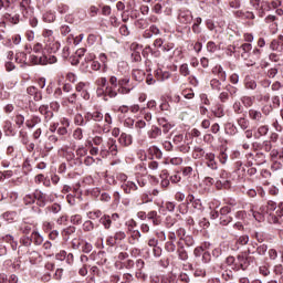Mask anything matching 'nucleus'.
<instances>
[{
  "instance_id": "nucleus-42",
  "label": "nucleus",
  "mask_w": 283,
  "mask_h": 283,
  "mask_svg": "<svg viewBox=\"0 0 283 283\" xmlns=\"http://www.w3.org/2000/svg\"><path fill=\"white\" fill-rule=\"evenodd\" d=\"M93 249L94 247L92 245V243L82 241V245H81L82 253H92Z\"/></svg>"
},
{
  "instance_id": "nucleus-28",
  "label": "nucleus",
  "mask_w": 283,
  "mask_h": 283,
  "mask_svg": "<svg viewBox=\"0 0 283 283\" xmlns=\"http://www.w3.org/2000/svg\"><path fill=\"white\" fill-rule=\"evenodd\" d=\"M206 48H207V52H210V54H216V52H219L220 50V44H216V42L209 41L206 44Z\"/></svg>"
},
{
  "instance_id": "nucleus-16",
  "label": "nucleus",
  "mask_w": 283,
  "mask_h": 283,
  "mask_svg": "<svg viewBox=\"0 0 283 283\" xmlns=\"http://www.w3.org/2000/svg\"><path fill=\"white\" fill-rule=\"evenodd\" d=\"M122 189L126 193H132L133 191H138V185L134 181H126L122 185Z\"/></svg>"
},
{
  "instance_id": "nucleus-41",
  "label": "nucleus",
  "mask_w": 283,
  "mask_h": 283,
  "mask_svg": "<svg viewBox=\"0 0 283 283\" xmlns=\"http://www.w3.org/2000/svg\"><path fill=\"white\" fill-rule=\"evenodd\" d=\"M188 200L189 202H192L195 209H202V202L200 201V199H196L193 195H189Z\"/></svg>"
},
{
  "instance_id": "nucleus-24",
  "label": "nucleus",
  "mask_w": 283,
  "mask_h": 283,
  "mask_svg": "<svg viewBox=\"0 0 283 283\" xmlns=\"http://www.w3.org/2000/svg\"><path fill=\"white\" fill-rule=\"evenodd\" d=\"M73 233H76V227L70 226L62 230V238L67 242L70 240V235H73Z\"/></svg>"
},
{
  "instance_id": "nucleus-33",
  "label": "nucleus",
  "mask_w": 283,
  "mask_h": 283,
  "mask_svg": "<svg viewBox=\"0 0 283 283\" xmlns=\"http://www.w3.org/2000/svg\"><path fill=\"white\" fill-rule=\"evenodd\" d=\"M266 134H269V125H261L254 134V137L261 138V136H266Z\"/></svg>"
},
{
  "instance_id": "nucleus-1",
  "label": "nucleus",
  "mask_w": 283,
  "mask_h": 283,
  "mask_svg": "<svg viewBox=\"0 0 283 283\" xmlns=\"http://www.w3.org/2000/svg\"><path fill=\"white\" fill-rule=\"evenodd\" d=\"M27 206L36 205L38 207H45L48 202H54V196L43 192L41 189H35L33 192L28 193L23 198Z\"/></svg>"
},
{
  "instance_id": "nucleus-55",
  "label": "nucleus",
  "mask_w": 283,
  "mask_h": 283,
  "mask_svg": "<svg viewBox=\"0 0 283 283\" xmlns=\"http://www.w3.org/2000/svg\"><path fill=\"white\" fill-rule=\"evenodd\" d=\"M179 72H180L181 76H189V74H191V72L189 71L188 64H181L179 67Z\"/></svg>"
},
{
  "instance_id": "nucleus-40",
  "label": "nucleus",
  "mask_w": 283,
  "mask_h": 283,
  "mask_svg": "<svg viewBox=\"0 0 283 283\" xmlns=\"http://www.w3.org/2000/svg\"><path fill=\"white\" fill-rule=\"evenodd\" d=\"M219 220H220V224H222V227H227L228 224H231V222H233V217H231L229 214H224V216H220Z\"/></svg>"
},
{
  "instance_id": "nucleus-12",
  "label": "nucleus",
  "mask_w": 283,
  "mask_h": 283,
  "mask_svg": "<svg viewBox=\"0 0 283 283\" xmlns=\"http://www.w3.org/2000/svg\"><path fill=\"white\" fill-rule=\"evenodd\" d=\"M270 49H272L273 52H279V54H283V35H279L277 39L272 40Z\"/></svg>"
},
{
  "instance_id": "nucleus-19",
  "label": "nucleus",
  "mask_w": 283,
  "mask_h": 283,
  "mask_svg": "<svg viewBox=\"0 0 283 283\" xmlns=\"http://www.w3.org/2000/svg\"><path fill=\"white\" fill-rule=\"evenodd\" d=\"M76 98H78V95L76 93H72L70 96H65L62 98V105L63 107H67V104L76 105Z\"/></svg>"
},
{
  "instance_id": "nucleus-60",
  "label": "nucleus",
  "mask_w": 283,
  "mask_h": 283,
  "mask_svg": "<svg viewBox=\"0 0 283 283\" xmlns=\"http://www.w3.org/2000/svg\"><path fill=\"white\" fill-rule=\"evenodd\" d=\"M43 19L46 23H53V21H56V15L52 12H48L43 15Z\"/></svg>"
},
{
  "instance_id": "nucleus-14",
  "label": "nucleus",
  "mask_w": 283,
  "mask_h": 283,
  "mask_svg": "<svg viewBox=\"0 0 283 283\" xmlns=\"http://www.w3.org/2000/svg\"><path fill=\"white\" fill-rule=\"evenodd\" d=\"M147 220H150L154 227H160L163 219L160 218V214L156 210H153L147 213Z\"/></svg>"
},
{
  "instance_id": "nucleus-50",
  "label": "nucleus",
  "mask_w": 283,
  "mask_h": 283,
  "mask_svg": "<svg viewBox=\"0 0 283 283\" xmlns=\"http://www.w3.org/2000/svg\"><path fill=\"white\" fill-rule=\"evenodd\" d=\"M165 249L168 253H176V243H174V241H167L165 243Z\"/></svg>"
},
{
  "instance_id": "nucleus-11",
  "label": "nucleus",
  "mask_w": 283,
  "mask_h": 283,
  "mask_svg": "<svg viewBox=\"0 0 283 283\" xmlns=\"http://www.w3.org/2000/svg\"><path fill=\"white\" fill-rule=\"evenodd\" d=\"M45 50L50 54H56L59 50H61V42L51 40V41H45Z\"/></svg>"
},
{
  "instance_id": "nucleus-2",
  "label": "nucleus",
  "mask_w": 283,
  "mask_h": 283,
  "mask_svg": "<svg viewBox=\"0 0 283 283\" xmlns=\"http://www.w3.org/2000/svg\"><path fill=\"white\" fill-rule=\"evenodd\" d=\"M130 81L129 76L120 77L118 80L117 94H129L136 87V84L130 83Z\"/></svg>"
},
{
  "instance_id": "nucleus-61",
  "label": "nucleus",
  "mask_w": 283,
  "mask_h": 283,
  "mask_svg": "<svg viewBox=\"0 0 283 283\" xmlns=\"http://www.w3.org/2000/svg\"><path fill=\"white\" fill-rule=\"evenodd\" d=\"M83 231L90 232L94 231V222L87 220L83 223Z\"/></svg>"
},
{
  "instance_id": "nucleus-59",
  "label": "nucleus",
  "mask_w": 283,
  "mask_h": 283,
  "mask_svg": "<svg viewBox=\"0 0 283 283\" xmlns=\"http://www.w3.org/2000/svg\"><path fill=\"white\" fill-rule=\"evenodd\" d=\"M83 165V159H80L76 155H73V158L71 159V166L72 167H81Z\"/></svg>"
},
{
  "instance_id": "nucleus-7",
  "label": "nucleus",
  "mask_w": 283,
  "mask_h": 283,
  "mask_svg": "<svg viewBox=\"0 0 283 283\" xmlns=\"http://www.w3.org/2000/svg\"><path fill=\"white\" fill-rule=\"evenodd\" d=\"M135 277H137V280H143V282H145V280H147V274L143 271V269H145V261L143 259H138L135 263Z\"/></svg>"
},
{
  "instance_id": "nucleus-25",
  "label": "nucleus",
  "mask_w": 283,
  "mask_h": 283,
  "mask_svg": "<svg viewBox=\"0 0 283 283\" xmlns=\"http://www.w3.org/2000/svg\"><path fill=\"white\" fill-rule=\"evenodd\" d=\"M99 224H103L104 229H112V217L104 214L99 218Z\"/></svg>"
},
{
  "instance_id": "nucleus-10",
  "label": "nucleus",
  "mask_w": 283,
  "mask_h": 283,
  "mask_svg": "<svg viewBox=\"0 0 283 283\" xmlns=\"http://www.w3.org/2000/svg\"><path fill=\"white\" fill-rule=\"evenodd\" d=\"M248 114L250 120H253L254 123H256V125H260V123H264V115H262V112L251 108L249 109Z\"/></svg>"
},
{
  "instance_id": "nucleus-46",
  "label": "nucleus",
  "mask_w": 283,
  "mask_h": 283,
  "mask_svg": "<svg viewBox=\"0 0 283 283\" xmlns=\"http://www.w3.org/2000/svg\"><path fill=\"white\" fill-rule=\"evenodd\" d=\"M17 63H25L28 61V54L25 52H19L15 54Z\"/></svg>"
},
{
  "instance_id": "nucleus-45",
  "label": "nucleus",
  "mask_w": 283,
  "mask_h": 283,
  "mask_svg": "<svg viewBox=\"0 0 283 283\" xmlns=\"http://www.w3.org/2000/svg\"><path fill=\"white\" fill-rule=\"evenodd\" d=\"M74 123L78 125L80 127H85V119L84 116L81 115V113H77L74 117Z\"/></svg>"
},
{
  "instance_id": "nucleus-6",
  "label": "nucleus",
  "mask_w": 283,
  "mask_h": 283,
  "mask_svg": "<svg viewBox=\"0 0 283 283\" xmlns=\"http://www.w3.org/2000/svg\"><path fill=\"white\" fill-rule=\"evenodd\" d=\"M102 154H112V156H116L118 154V146L116 145V139L111 138L107 142V147L102 146Z\"/></svg>"
},
{
  "instance_id": "nucleus-21",
  "label": "nucleus",
  "mask_w": 283,
  "mask_h": 283,
  "mask_svg": "<svg viewBox=\"0 0 283 283\" xmlns=\"http://www.w3.org/2000/svg\"><path fill=\"white\" fill-rule=\"evenodd\" d=\"M266 251H269V245H266L265 243L261 244V245H258L256 247V251L254 252H251V250H248V254L251 255H255V253L258 255H266Z\"/></svg>"
},
{
  "instance_id": "nucleus-53",
  "label": "nucleus",
  "mask_w": 283,
  "mask_h": 283,
  "mask_svg": "<svg viewBox=\"0 0 283 283\" xmlns=\"http://www.w3.org/2000/svg\"><path fill=\"white\" fill-rule=\"evenodd\" d=\"M202 264H209L211 262V252L206 251L201 254Z\"/></svg>"
},
{
  "instance_id": "nucleus-62",
  "label": "nucleus",
  "mask_w": 283,
  "mask_h": 283,
  "mask_svg": "<svg viewBox=\"0 0 283 283\" xmlns=\"http://www.w3.org/2000/svg\"><path fill=\"white\" fill-rule=\"evenodd\" d=\"M226 90L230 96H235L238 94V87L232 86L231 84L226 85Z\"/></svg>"
},
{
  "instance_id": "nucleus-32",
  "label": "nucleus",
  "mask_w": 283,
  "mask_h": 283,
  "mask_svg": "<svg viewBox=\"0 0 283 283\" xmlns=\"http://www.w3.org/2000/svg\"><path fill=\"white\" fill-rule=\"evenodd\" d=\"M3 240L4 242L11 244L12 251H17V247H19V243L17 242V240H14V237H12L11 234H7L6 237H3Z\"/></svg>"
},
{
  "instance_id": "nucleus-8",
  "label": "nucleus",
  "mask_w": 283,
  "mask_h": 283,
  "mask_svg": "<svg viewBox=\"0 0 283 283\" xmlns=\"http://www.w3.org/2000/svg\"><path fill=\"white\" fill-rule=\"evenodd\" d=\"M29 61L31 65H48V55L43 53L32 54Z\"/></svg>"
},
{
  "instance_id": "nucleus-54",
  "label": "nucleus",
  "mask_w": 283,
  "mask_h": 283,
  "mask_svg": "<svg viewBox=\"0 0 283 283\" xmlns=\"http://www.w3.org/2000/svg\"><path fill=\"white\" fill-rule=\"evenodd\" d=\"M218 159H219V163H221V165H227V160H229V155H227L224 150H221L219 153Z\"/></svg>"
},
{
  "instance_id": "nucleus-49",
  "label": "nucleus",
  "mask_w": 283,
  "mask_h": 283,
  "mask_svg": "<svg viewBox=\"0 0 283 283\" xmlns=\"http://www.w3.org/2000/svg\"><path fill=\"white\" fill-rule=\"evenodd\" d=\"M178 279H176V275L169 274L167 276H163L160 283H176Z\"/></svg>"
},
{
  "instance_id": "nucleus-34",
  "label": "nucleus",
  "mask_w": 283,
  "mask_h": 283,
  "mask_svg": "<svg viewBox=\"0 0 283 283\" xmlns=\"http://www.w3.org/2000/svg\"><path fill=\"white\" fill-rule=\"evenodd\" d=\"M237 125H239L240 129H242L243 132L249 129V119H247L245 117H239L237 119Z\"/></svg>"
},
{
  "instance_id": "nucleus-30",
  "label": "nucleus",
  "mask_w": 283,
  "mask_h": 283,
  "mask_svg": "<svg viewBox=\"0 0 283 283\" xmlns=\"http://www.w3.org/2000/svg\"><path fill=\"white\" fill-rule=\"evenodd\" d=\"M210 87L214 92H222V82L220 80H218V78H212L210 81Z\"/></svg>"
},
{
  "instance_id": "nucleus-20",
  "label": "nucleus",
  "mask_w": 283,
  "mask_h": 283,
  "mask_svg": "<svg viewBox=\"0 0 283 283\" xmlns=\"http://www.w3.org/2000/svg\"><path fill=\"white\" fill-rule=\"evenodd\" d=\"M118 143L122 144L123 147H129V145H132V143H133L132 135L122 133L119 136Z\"/></svg>"
},
{
  "instance_id": "nucleus-47",
  "label": "nucleus",
  "mask_w": 283,
  "mask_h": 283,
  "mask_svg": "<svg viewBox=\"0 0 283 283\" xmlns=\"http://www.w3.org/2000/svg\"><path fill=\"white\" fill-rule=\"evenodd\" d=\"M14 123L17 127L21 128L23 127V124L25 123V117L21 114L15 115Z\"/></svg>"
},
{
  "instance_id": "nucleus-5",
  "label": "nucleus",
  "mask_w": 283,
  "mask_h": 283,
  "mask_svg": "<svg viewBox=\"0 0 283 283\" xmlns=\"http://www.w3.org/2000/svg\"><path fill=\"white\" fill-rule=\"evenodd\" d=\"M153 45H154V48L161 49L164 52H171V50H174V48H176V45L172 42H166L161 38H157L154 41Z\"/></svg>"
},
{
  "instance_id": "nucleus-23",
  "label": "nucleus",
  "mask_w": 283,
  "mask_h": 283,
  "mask_svg": "<svg viewBox=\"0 0 283 283\" xmlns=\"http://www.w3.org/2000/svg\"><path fill=\"white\" fill-rule=\"evenodd\" d=\"M241 50H242L241 57L247 61V59H249L250 56L251 50H253V46L251 45V43H243L241 45Z\"/></svg>"
},
{
  "instance_id": "nucleus-27",
  "label": "nucleus",
  "mask_w": 283,
  "mask_h": 283,
  "mask_svg": "<svg viewBox=\"0 0 283 283\" xmlns=\"http://www.w3.org/2000/svg\"><path fill=\"white\" fill-rule=\"evenodd\" d=\"M244 85H245V90H256L258 88V83L255 82V80L251 78V76H245Z\"/></svg>"
},
{
  "instance_id": "nucleus-64",
  "label": "nucleus",
  "mask_w": 283,
  "mask_h": 283,
  "mask_svg": "<svg viewBox=\"0 0 283 283\" xmlns=\"http://www.w3.org/2000/svg\"><path fill=\"white\" fill-rule=\"evenodd\" d=\"M48 210L51 211V213H59L61 212V205L53 203L52 206L48 207Z\"/></svg>"
},
{
  "instance_id": "nucleus-26",
  "label": "nucleus",
  "mask_w": 283,
  "mask_h": 283,
  "mask_svg": "<svg viewBox=\"0 0 283 283\" xmlns=\"http://www.w3.org/2000/svg\"><path fill=\"white\" fill-rule=\"evenodd\" d=\"M19 231L24 235H29L32 232V223L22 222L19 226Z\"/></svg>"
},
{
  "instance_id": "nucleus-57",
  "label": "nucleus",
  "mask_w": 283,
  "mask_h": 283,
  "mask_svg": "<svg viewBox=\"0 0 283 283\" xmlns=\"http://www.w3.org/2000/svg\"><path fill=\"white\" fill-rule=\"evenodd\" d=\"M232 109L234 114H242V112H244V107H242V104L240 102H234Z\"/></svg>"
},
{
  "instance_id": "nucleus-3",
  "label": "nucleus",
  "mask_w": 283,
  "mask_h": 283,
  "mask_svg": "<svg viewBox=\"0 0 283 283\" xmlns=\"http://www.w3.org/2000/svg\"><path fill=\"white\" fill-rule=\"evenodd\" d=\"M108 83L111 86L105 87L104 94L109 98H116V96H118V90L116 91V87H118V77L114 75L111 76Z\"/></svg>"
},
{
  "instance_id": "nucleus-52",
  "label": "nucleus",
  "mask_w": 283,
  "mask_h": 283,
  "mask_svg": "<svg viewBox=\"0 0 283 283\" xmlns=\"http://www.w3.org/2000/svg\"><path fill=\"white\" fill-rule=\"evenodd\" d=\"M20 243L22 247H32V234L30 237H22Z\"/></svg>"
},
{
  "instance_id": "nucleus-36",
  "label": "nucleus",
  "mask_w": 283,
  "mask_h": 283,
  "mask_svg": "<svg viewBox=\"0 0 283 283\" xmlns=\"http://www.w3.org/2000/svg\"><path fill=\"white\" fill-rule=\"evenodd\" d=\"M240 101L245 107H253V103H255V99L253 97L247 95L242 96Z\"/></svg>"
},
{
  "instance_id": "nucleus-63",
  "label": "nucleus",
  "mask_w": 283,
  "mask_h": 283,
  "mask_svg": "<svg viewBox=\"0 0 283 283\" xmlns=\"http://www.w3.org/2000/svg\"><path fill=\"white\" fill-rule=\"evenodd\" d=\"M72 224H81L83 222V217L81 214H74L71 217Z\"/></svg>"
},
{
  "instance_id": "nucleus-18",
  "label": "nucleus",
  "mask_w": 283,
  "mask_h": 283,
  "mask_svg": "<svg viewBox=\"0 0 283 283\" xmlns=\"http://www.w3.org/2000/svg\"><path fill=\"white\" fill-rule=\"evenodd\" d=\"M3 132L6 136H14L17 134V130L14 129V126L12 125V122L6 120L3 125Z\"/></svg>"
},
{
  "instance_id": "nucleus-37",
  "label": "nucleus",
  "mask_w": 283,
  "mask_h": 283,
  "mask_svg": "<svg viewBox=\"0 0 283 283\" xmlns=\"http://www.w3.org/2000/svg\"><path fill=\"white\" fill-rule=\"evenodd\" d=\"M91 114L94 123H103L104 115L101 111H92Z\"/></svg>"
},
{
  "instance_id": "nucleus-39",
  "label": "nucleus",
  "mask_w": 283,
  "mask_h": 283,
  "mask_svg": "<svg viewBox=\"0 0 283 283\" xmlns=\"http://www.w3.org/2000/svg\"><path fill=\"white\" fill-rule=\"evenodd\" d=\"M249 244V235L244 234L237 239V249H240V247H247Z\"/></svg>"
},
{
  "instance_id": "nucleus-43",
  "label": "nucleus",
  "mask_w": 283,
  "mask_h": 283,
  "mask_svg": "<svg viewBox=\"0 0 283 283\" xmlns=\"http://www.w3.org/2000/svg\"><path fill=\"white\" fill-rule=\"evenodd\" d=\"M75 156L80 159L83 160V158H85V156H87V148L85 147H78L75 151Z\"/></svg>"
},
{
  "instance_id": "nucleus-17",
  "label": "nucleus",
  "mask_w": 283,
  "mask_h": 283,
  "mask_svg": "<svg viewBox=\"0 0 283 283\" xmlns=\"http://www.w3.org/2000/svg\"><path fill=\"white\" fill-rule=\"evenodd\" d=\"M39 123H41V117L39 115H32L30 119L25 120L28 129H34Z\"/></svg>"
},
{
  "instance_id": "nucleus-58",
  "label": "nucleus",
  "mask_w": 283,
  "mask_h": 283,
  "mask_svg": "<svg viewBox=\"0 0 283 283\" xmlns=\"http://www.w3.org/2000/svg\"><path fill=\"white\" fill-rule=\"evenodd\" d=\"M135 25L139 30H145V28H147L148 23H147V20H145V19H138V20H136Z\"/></svg>"
},
{
  "instance_id": "nucleus-44",
  "label": "nucleus",
  "mask_w": 283,
  "mask_h": 283,
  "mask_svg": "<svg viewBox=\"0 0 283 283\" xmlns=\"http://www.w3.org/2000/svg\"><path fill=\"white\" fill-rule=\"evenodd\" d=\"M181 242H185L186 247H193L196 244V240L193 239V235L188 234L186 235Z\"/></svg>"
},
{
  "instance_id": "nucleus-48",
  "label": "nucleus",
  "mask_w": 283,
  "mask_h": 283,
  "mask_svg": "<svg viewBox=\"0 0 283 283\" xmlns=\"http://www.w3.org/2000/svg\"><path fill=\"white\" fill-rule=\"evenodd\" d=\"M176 235L179 238V242H182V240H185L187 237V230L185 228H178L176 230Z\"/></svg>"
},
{
  "instance_id": "nucleus-15",
  "label": "nucleus",
  "mask_w": 283,
  "mask_h": 283,
  "mask_svg": "<svg viewBox=\"0 0 283 283\" xmlns=\"http://www.w3.org/2000/svg\"><path fill=\"white\" fill-rule=\"evenodd\" d=\"M147 136L150 138V140H157V138L163 136V129L156 125H153L151 128L147 132Z\"/></svg>"
},
{
  "instance_id": "nucleus-22",
  "label": "nucleus",
  "mask_w": 283,
  "mask_h": 283,
  "mask_svg": "<svg viewBox=\"0 0 283 283\" xmlns=\"http://www.w3.org/2000/svg\"><path fill=\"white\" fill-rule=\"evenodd\" d=\"M224 132L228 136H235L238 134V126L233 123H227L224 125Z\"/></svg>"
},
{
  "instance_id": "nucleus-56",
  "label": "nucleus",
  "mask_w": 283,
  "mask_h": 283,
  "mask_svg": "<svg viewBox=\"0 0 283 283\" xmlns=\"http://www.w3.org/2000/svg\"><path fill=\"white\" fill-rule=\"evenodd\" d=\"M125 238H127V234L124 231H117L114 234L115 242H120V241L125 240Z\"/></svg>"
},
{
  "instance_id": "nucleus-38",
  "label": "nucleus",
  "mask_w": 283,
  "mask_h": 283,
  "mask_svg": "<svg viewBox=\"0 0 283 283\" xmlns=\"http://www.w3.org/2000/svg\"><path fill=\"white\" fill-rule=\"evenodd\" d=\"M42 36L44 38V43L45 41H54V31L50 29H44L42 31Z\"/></svg>"
},
{
  "instance_id": "nucleus-9",
  "label": "nucleus",
  "mask_w": 283,
  "mask_h": 283,
  "mask_svg": "<svg viewBox=\"0 0 283 283\" xmlns=\"http://www.w3.org/2000/svg\"><path fill=\"white\" fill-rule=\"evenodd\" d=\"M177 255L178 260H181V262H187L189 260V253L185 249V243H182V241L177 242Z\"/></svg>"
},
{
  "instance_id": "nucleus-29",
  "label": "nucleus",
  "mask_w": 283,
  "mask_h": 283,
  "mask_svg": "<svg viewBox=\"0 0 283 283\" xmlns=\"http://www.w3.org/2000/svg\"><path fill=\"white\" fill-rule=\"evenodd\" d=\"M31 239H32V242L36 245V247H41V244H43V238L42 235L36 232V231H33L31 233Z\"/></svg>"
},
{
  "instance_id": "nucleus-31",
  "label": "nucleus",
  "mask_w": 283,
  "mask_h": 283,
  "mask_svg": "<svg viewBox=\"0 0 283 283\" xmlns=\"http://www.w3.org/2000/svg\"><path fill=\"white\" fill-rule=\"evenodd\" d=\"M249 260H251V256L244 258L242 255L238 256L239 266L242 271H247V268L249 266Z\"/></svg>"
},
{
  "instance_id": "nucleus-35",
  "label": "nucleus",
  "mask_w": 283,
  "mask_h": 283,
  "mask_svg": "<svg viewBox=\"0 0 283 283\" xmlns=\"http://www.w3.org/2000/svg\"><path fill=\"white\" fill-rule=\"evenodd\" d=\"M206 165L209 169H211L210 176L216 178V176H218V174H216V171H218V163L217 161H206Z\"/></svg>"
},
{
  "instance_id": "nucleus-51",
  "label": "nucleus",
  "mask_w": 283,
  "mask_h": 283,
  "mask_svg": "<svg viewBox=\"0 0 283 283\" xmlns=\"http://www.w3.org/2000/svg\"><path fill=\"white\" fill-rule=\"evenodd\" d=\"M3 218L4 220H7L8 222H12V220H14L17 218V211H8L3 213Z\"/></svg>"
},
{
  "instance_id": "nucleus-13",
  "label": "nucleus",
  "mask_w": 283,
  "mask_h": 283,
  "mask_svg": "<svg viewBox=\"0 0 283 283\" xmlns=\"http://www.w3.org/2000/svg\"><path fill=\"white\" fill-rule=\"evenodd\" d=\"M219 178L220 179L216 177V185L218 189H221L222 185H227L229 182V172H227V170H220Z\"/></svg>"
},
{
  "instance_id": "nucleus-4",
  "label": "nucleus",
  "mask_w": 283,
  "mask_h": 283,
  "mask_svg": "<svg viewBox=\"0 0 283 283\" xmlns=\"http://www.w3.org/2000/svg\"><path fill=\"white\" fill-rule=\"evenodd\" d=\"M178 21L182 25H189L193 21V14L189 9H179L178 10Z\"/></svg>"
}]
</instances>
